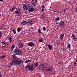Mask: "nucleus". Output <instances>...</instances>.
Wrapping results in <instances>:
<instances>
[{
	"instance_id": "obj_8",
	"label": "nucleus",
	"mask_w": 77,
	"mask_h": 77,
	"mask_svg": "<svg viewBox=\"0 0 77 77\" xmlns=\"http://www.w3.org/2000/svg\"><path fill=\"white\" fill-rule=\"evenodd\" d=\"M18 47L20 48H22L23 47V46L24 45V44H23V43L20 42V43L18 45Z\"/></svg>"
},
{
	"instance_id": "obj_36",
	"label": "nucleus",
	"mask_w": 77,
	"mask_h": 77,
	"mask_svg": "<svg viewBox=\"0 0 77 77\" xmlns=\"http://www.w3.org/2000/svg\"><path fill=\"white\" fill-rule=\"evenodd\" d=\"M44 8H45V6L44 5H42V9H44Z\"/></svg>"
},
{
	"instance_id": "obj_13",
	"label": "nucleus",
	"mask_w": 77,
	"mask_h": 77,
	"mask_svg": "<svg viewBox=\"0 0 77 77\" xmlns=\"http://www.w3.org/2000/svg\"><path fill=\"white\" fill-rule=\"evenodd\" d=\"M16 9V7L15 6H13L12 7V9L11 8L10 11L11 12H13V11H14V10Z\"/></svg>"
},
{
	"instance_id": "obj_22",
	"label": "nucleus",
	"mask_w": 77,
	"mask_h": 77,
	"mask_svg": "<svg viewBox=\"0 0 77 77\" xmlns=\"http://www.w3.org/2000/svg\"><path fill=\"white\" fill-rule=\"evenodd\" d=\"M34 66H35V67H38V62H36L34 65Z\"/></svg>"
},
{
	"instance_id": "obj_26",
	"label": "nucleus",
	"mask_w": 77,
	"mask_h": 77,
	"mask_svg": "<svg viewBox=\"0 0 77 77\" xmlns=\"http://www.w3.org/2000/svg\"><path fill=\"white\" fill-rule=\"evenodd\" d=\"M12 31L13 32V33H14V34H16V31L15 30V29H13Z\"/></svg>"
},
{
	"instance_id": "obj_6",
	"label": "nucleus",
	"mask_w": 77,
	"mask_h": 77,
	"mask_svg": "<svg viewBox=\"0 0 77 77\" xmlns=\"http://www.w3.org/2000/svg\"><path fill=\"white\" fill-rule=\"evenodd\" d=\"M58 24L59 26H60L61 27H63L65 24L64 21L62 20L61 21H60V23H59Z\"/></svg>"
},
{
	"instance_id": "obj_34",
	"label": "nucleus",
	"mask_w": 77,
	"mask_h": 77,
	"mask_svg": "<svg viewBox=\"0 0 77 77\" xmlns=\"http://www.w3.org/2000/svg\"><path fill=\"white\" fill-rule=\"evenodd\" d=\"M74 11L75 12H77V7L75 9Z\"/></svg>"
},
{
	"instance_id": "obj_10",
	"label": "nucleus",
	"mask_w": 77,
	"mask_h": 77,
	"mask_svg": "<svg viewBox=\"0 0 77 77\" xmlns=\"http://www.w3.org/2000/svg\"><path fill=\"white\" fill-rule=\"evenodd\" d=\"M64 37V34L63 33L60 35V39L61 40L63 39V37Z\"/></svg>"
},
{
	"instance_id": "obj_49",
	"label": "nucleus",
	"mask_w": 77,
	"mask_h": 77,
	"mask_svg": "<svg viewBox=\"0 0 77 77\" xmlns=\"http://www.w3.org/2000/svg\"><path fill=\"white\" fill-rule=\"evenodd\" d=\"M50 9H50H50H51V7H50Z\"/></svg>"
},
{
	"instance_id": "obj_47",
	"label": "nucleus",
	"mask_w": 77,
	"mask_h": 77,
	"mask_svg": "<svg viewBox=\"0 0 77 77\" xmlns=\"http://www.w3.org/2000/svg\"><path fill=\"white\" fill-rule=\"evenodd\" d=\"M33 2H34V1H33L32 0L31 2V3H33Z\"/></svg>"
},
{
	"instance_id": "obj_50",
	"label": "nucleus",
	"mask_w": 77,
	"mask_h": 77,
	"mask_svg": "<svg viewBox=\"0 0 77 77\" xmlns=\"http://www.w3.org/2000/svg\"><path fill=\"white\" fill-rule=\"evenodd\" d=\"M32 1H35V0H32Z\"/></svg>"
},
{
	"instance_id": "obj_31",
	"label": "nucleus",
	"mask_w": 77,
	"mask_h": 77,
	"mask_svg": "<svg viewBox=\"0 0 77 77\" xmlns=\"http://www.w3.org/2000/svg\"><path fill=\"white\" fill-rule=\"evenodd\" d=\"M6 42L5 41H4L3 42H1V43L2 44H3L4 45H5V43Z\"/></svg>"
},
{
	"instance_id": "obj_38",
	"label": "nucleus",
	"mask_w": 77,
	"mask_h": 77,
	"mask_svg": "<svg viewBox=\"0 0 77 77\" xmlns=\"http://www.w3.org/2000/svg\"><path fill=\"white\" fill-rule=\"evenodd\" d=\"M55 10L54 11H53V12H58V10H56V9H55Z\"/></svg>"
},
{
	"instance_id": "obj_52",
	"label": "nucleus",
	"mask_w": 77,
	"mask_h": 77,
	"mask_svg": "<svg viewBox=\"0 0 77 77\" xmlns=\"http://www.w3.org/2000/svg\"><path fill=\"white\" fill-rule=\"evenodd\" d=\"M30 1H31V0H30Z\"/></svg>"
},
{
	"instance_id": "obj_41",
	"label": "nucleus",
	"mask_w": 77,
	"mask_h": 77,
	"mask_svg": "<svg viewBox=\"0 0 77 77\" xmlns=\"http://www.w3.org/2000/svg\"><path fill=\"white\" fill-rule=\"evenodd\" d=\"M2 47H5V48H6V46H5V45H4V46H2Z\"/></svg>"
},
{
	"instance_id": "obj_12",
	"label": "nucleus",
	"mask_w": 77,
	"mask_h": 77,
	"mask_svg": "<svg viewBox=\"0 0 77 77\" xmlns=\"http://www.w3.org/2000/svg\"><path fill=\"white\" fill-rule=\"evenodd\" d=\"M52 68L53 67H52V66H51L48 69H46V70L48 71H53Z\"/></svg>"
},
{
	"instance_id": "obj_24",
	"label": "nucleus",
	"mask_w": 77,
	"mask_h": 77,
	"mask_svg": "<svg viewBox=\"0 0 77 77\" xmlns=\"http://www.w3.org/2000/svg\"><path fill=\"white\" fill-rule=\"evenodd\" d=\"M31 62V60H27L26 61H25V63H27L28 62Z\"/></svg>"
},
{
	"instance_id": "obj_45",
	"label": "nucleus",
	"mask_w": 77,
	"mask_h": 77,
	"mask_svg": "<svg viewBox=\"0 0 77 77\" xmlns=\"http://www.w3.org/2000/svg\"><path fill=\"white\" fill-rule=\"evenodd\" d=\"M0 77H2V74L0 73Z\"/></svg>"
},
{
	"instance_id": "obj_39",
	"label": "nucleus",
	"mask_w": 77,
	"mask_h": 77,
	"mask_svg": "<svg viewBox=\"0 0 77 77\" xmlns=\"http://www.w3.org/2000/svg\"><path fill=\"white\" fill-rule=\"evenodd\" d=\"M5 45H8V43H7V42H6L5 43Z\"/></svg>"
},
{
	"instance_id": "obj_23",
	"label": "nucleus",
	"mask_w": 77,
	"mask_h": 77,
	"mask_svg": "<svg viewBox=\"0 0 77 77\" xmlns=\"http://www.w3.org/2000/svg\"><path fill=\"white\" fill-rule=\"evenodd\" d=\"M15 46L14 45H12L11 48V50H13V49L15 48Z\"/></svg>"
},
{
	"instance_id": "obj_11",
	"label": "nucleus",
	"mask_w": 77,
	"mask_h": 77,
	"mask_svg": "<svg viewBox=\"0 0 77 77\" xmlns=\"http://www.w3.org/2000/svg\"><path fill=\"white\" fill-rule=\"evenodd\" d=\"M28 45L29 46V47H33L34 46V43L32 42H29L28 44Z\"/></svg>"
},
{
	"instance_id": "obj_17",
	"label": "nucleus",
	"mask_w": 77,
	"mask_h": 77,
	"mask_svg": "<svg viewBox=\"0 0 77 77\" xmlns=\"http://www.w3.org/2000/svg\"><path fill=\"white\" fill-rule=\"evenodd\" d=\"M65 49L64 48H61V49H60V50L61 51V52H63V51H65Z\"/></svg>"
},
{
	"instance_id": "obj_25",
	"label": "nucleus",
	"mask_w": 77,
	"mask_h": 77,
	"mask_svg": "<svg viewBox=\"0 0 77 77\" xmlns=\"http://www.w3.org/2000/svg\"><path fill=\"white\" fill-rule=\"evenodd\" d=\"M55 20L57 21H59V20H60V18L59 17H57L55 19Z\"/></svg>"
},
{
	"instance_id": "obj_42",
	"label": "nucleus",
	"mask_w": 77,
	"mask_h": 77,
	"mask_svg": "<svg viewBox=\"0 0 77 77\" xmlns=\"http://www.w3.org/2000/svg\"><path fill=\"white\" fill-rule=\"evenodd\" d=\"M48 45H48L47 43L46 44V47H47V46H48Z\"/></svg>"
},
{
	"instance_id": "obj_1",
	"label": "nucleus",
	"mask_w": 77,
	"mask_h": 77,
	"mask_svg": "<svg viewBox=\"0 0 77 77\" xmlns=\"http://www.w3.org/2000/svg\"><path fill=\"white\" fill-rule=\"evenodd\" d=\"M16 54H14L13 55V57L14 60L13 61H11L10 62V65H15L17 66L20 65L22 63V60L20 58H17L16 57Z\"/></svg>"
},
{
	"instance_id": "obj_21",
	"label": "nucleus",
	"mask_w": 77,
	"mask_h": 77,
	"mask_svg": "<svg viewBox=\"0 0 77 77\" xmlns=\"http://www.w3.org/2000/svg\"><path fill=\"white\" fill-rule=\"evenodd\" d=\"M8 39L10 40L9 42L11 43V42H12V37L11 36L10 37L8 38Z\"/></svg>"
},
{
	"instance_id": "obj_4",
	"label": "nucleus",
	"mask_w": 77,
	"mask_h": 77,
	"mask_svg": "<svg viewBox=\"0 0 77 77\" xmlns=\"http://www.w3.org/2000/svg\"><path fill=\"white\" fill-rule=\"evenodd\" d=\"M20 10L21 9H20V8H16V10L14 11V12L17 14V15L19 16L21 15V13H20Z\"/></svg>"
},
{
	"instance_id": "obj_7",
	"label": "nucleus",
	"mask_w": 77,
	"mask_h": 77,
	"mask_svg": "<svg viewBox=\"0 0 77 77\" xmlns=\"http://www.w3.org/2000/svg\"><path fill=\"white\" fill-rule=\"evenodd\" d=\"M27 24L29 26H32L33 24V22L32 21L30 20H27Z\"/></svg>"
},
{
	"instance_id": "obj_33",
	"label": "nucleus",
	"mask_w": 77,
	"mask_h": 77,
	"mask_svg": "<svg viewBox=\"0 0 77 77\" xmlns=\"http://www.w3.org/2000/svg\"><path fill=\"white\" fill-rule=\"evenodd\" d=\"M45 17V16L43 14H42V18H44Z\"/></svg>"
},
{
	"instance_id": "obj_20",
	"label": "nucleus",
	"mask_w": 77,
	"mask_h": 77,
	"mask_svg": "<svg viewBox=\"0 0 77 77\" xmlns=\"http://www.w3.org/2000/svg\"><path fill=\"white\" fill-rule=\"evenodd\" d=\"M26 4H24L23 5V9H27V7H26Z\"/></svg>"
},
{
	"instance_id": "obj_35",
	"label": "nucleus",
	"mask_w": 77,
	"mask_h": 77,
	"mask_svg": "<svg viewBox=\"0 0 77 77\" xmlns=\"http://www.w3.org/2000/svg\"><path fill=\"white\" fill-rule=\"evenodd\" d=\"M2 32H0V38H1V37H2Z\"/></svg>"
},
{
	"instance_id": "obj_28",
	"label": "nucleus",
	"mask_w": 77,
	"mask_h": 77,
	"mask_svg": "<svg viewBox=\"0 0 77 77\" xmlns=\"http://www.w3.org/2000/svg\"><path fill=\"white\" fill-rule=\"evenodd\" d=\"M17 30L18 32H20L21 31V29L20 28H18L17 29Z\"/></svg>"
},
{
	"instance_id": "obj_19",
	"label": "nucleus",
	"mask_w": 77,
	"mask_h": 77,
	"mask_svg": "<svg viewBox=\"0 0 77 77\" xmlns=\"http://www.w3.org/2000/svg\"><path fill=\"white\" fill-rule=\"evenodd\" d=\"M6 58V55H3L1 57V59H5V58Z\"/></svg>"
},
{
	"instance_id": "obj_43",
	"label": "nucleus",
	"mask_w": 77,
	"mask_h": 77,
	"mask_svg": "<svg viewBox=\"0 0 77 77\" xmlns=\"http://www.w3.org/2000/svg\"><path fill=\"white\" fill-rule=\"evenodd\" d=\"M64 12H65L66 11V9H64L63 10Z\"/></svg>"
},
{
	"instance_id": "obj_9",
	"label": "nucleus",
	"mask_w": 77,
	"mask_h": 77,
	"mask_svg": "<svg viewBox=\"0 0 77 77\" xmlns=\"http://www.w3.org/2000/svg\"><path fill=\"white\" fill-rule=\"evenodd\" d=\"M35 9L33 7L29 8L28 9V11L29 12H32L34 11Z\"/></svg>"
},
{
	"instance_id": "obj_32",
	"label": "nucleus",
	"mask_w": 77,
	"mask_h": 77,
	"mask_svg": "<svg viewBox=\"0 0 77 77\" xmlns=\"http://www.w3.org/2000/svg\"><path fill=\"white\" fill-rule=\"evenodd\" d=\"M38 32L39 33H41V30L40 29H39L38 30Z\"/></svg>"
},
{
	"instance_id": "obj_3",
	"label": "nucleus",
	"mask_w": 77,
	"mask_h": 77,
	"mask_svg": "<svg viewBox=\"0 0 77 77\" xmlns=\"http://www.w3.org/2000/svg\"><path fill=\"white\" fill-rule=\"evenodd\" d=\"M26 68H28V69L30 70V71H33L35 69V66L33 64H31L30 65H28L26 66Z\"/></svg>"
},
{
	"instance_id": "obj_40",
	"label": "nucleus",
	"mask_w": 77,
	"mask_h": 77,
	"mask_svg": "<svg viewBox=\"0 0 77 77\" xmlns=\"http://www.w3.org/2000/svg\"><path fill=\"white\" fill-rule=\"evenodd\" d=\"M44 11V9H42L41 11V12H42Z\"/></svg>"
},
{
	"instance_id": "obj_14",
	"label": "nucleus",
	"mask_w": 77,
	"mask_h": 77,
	"mask_svg": "<svg viewBox=\"0 0 77 77\" xmlns=\"http://www.w3.org/2000/svg\"><path fill=\"white\" fill-rule=\"evenodd\" d=\"M48 47L49 50H51V48H52V45H48Z\"/></svg>"
},
{
	"instance_id": "obj_30",
	"label": "nucleus",
	"mask_w": 77,
	"mask_h": 77,
	"mask_svg": "<svg viewBox=\"0 0 77 77\" xmlns=\"http://www.w3.org/2000/svg\"><path fill=\"white\" fill-rule=\"evenodd\" d=\"M43 29L44 32H45L46 31V28H45V27L44 26L43 27Z\"/></svg>"
},
{
	"instance_id": "obj_2",
	"label": "nucleus",
	"mask_w": 77,
	"mask_h": 77,
	"mask_svg": "<svg viewBox=\"0 0 77 77\" xmlns=\"http://www.w3.org/2000/svg\"><path fill=\"white\" fill-rule=\"evenodd\" d=\"M14 53L16 55H20L23 52L21 50L18 48H17L14 50Z\"/></svg>"
},
{
	"instance_id": "obj_51",
	"label": "nucleus",
	"mask_w": 77,
	"mask_h": 77,
	"mask_svg": "<svg viewBox=\"0 0 77 77\" xmlns=\"http://www.w3.org/2000/svg\"><path fill=\"white\" fill-rule=\"evenodd\" d=\"M32 5H34V4H32Z\"/></svg>"
},
{
	"instance_id": "obj_37",
	"label": "nucleus",
	"mask_w": 77,
	"mask_h": 77,
	"mask_svg": "<svg viewBox=\"0 0 77 77\" xmlns=\"http://www.w3.org/2000/svg\"><path fill=\"white\" fill-rule=\"evenodd\" d=\"M76 65H77V63H76V62H74V66H76Z\"/></svg>"
},
{
	"instance_id": "obj_18",
	"label": "nucleus",
	"mask_w": 77,
	"mask_h": 77,
	"mask_svg": "<svg viewBox=\"0 0 77 77\" xmlns=\"http://www.w3.org/2000/svg\"><path fill=\"white\" fill-rule=\"evenodd\" d=\"M27 21H23V22H21V24H27Z\"/></svg>"
},
{
	"instance_id": "obj_15",
	"label": "nucleus",
	"mask_w": 77,
	"mask_h": 77,
	"mask_svg": "<svg viewBox=\"0 0 77 77\" xmlns=\"http://www.w3.org/2000/svg\"><path fill=\"white\" fill-rule=\"evenodd\" d=\"M30 6V5H29V4L28 3L26 4V10H28V9H29V8Z\"/></svg>"
},
{
	"instance_id": "obj_16",
	"label": "nucleus",
	"mask_w": 77,
	"mask_h": 77,
	"mask_svg": "<svg viewBox=\"0 0 77 77\" xmlns=\"http://www.w3.org/2000/svg\"><path fill=\"white\" fill-rule=\"evenodd\" d=\"M72 38H73L75 40H76V39H77V37H75V36L73 34H72Z\"/></svg>"
},
{
	"instance_id": "obj_48",
	"label": "nucleus",
	"mask_w": 77,
	"mask_h": 77,
	"mask_svg": "<svg viewBox=\"0 0 77 77\" xmlns=\"http://www.w3.org/2000/svg\"><path fill=\"white\" fill-rule=\"evenodd\" d=\"M0 1L1 2H2V1H3V0H0Z\"/></svg>"
},
{
	"instance_id": "obj_27",
	"label": "nucleus",
	"mask_w": 77,
	"mask_h": 77,
	"mask_svg": "<svg viewBox=\"0 0 77 77\" xmlns=\"http://www.w3.org/2000/svg\"><path fill=\"white\" fill-rule=\"evenodd\" d=\"M67 47L68 48H69L71 47V45H70L69 44H68L67 45Z\"/></svg>"
},
{
	"instance_id": "obj_46",
	"label": "nucleus",
	"mask_w": 77,
	"mask_h": 77,
	"mask_svg": "<svg viewBox=\"0 0 77 77\" xmlns=\"http://www.w3.org/2000/svg\"><path fill=\"white\" fill-rule=\"evenodd\" d=\"M75 62H77V58L76 59V60H75Z\"/></svg>"
},
{
	"instance_id": "obj_5",
	"label": "nucleus",
	"mask_w": 77,
	"mask_h": 77,
	"mask_svg": "<svg viewBox=\"0 0 77 77\" xmlns=\"http://www.w3.org/2000/svg\"><path fill=\"white\" fill-rule=\"evenodd\" d=\"M45 68L44 65L43 64H41L39 65L38 67L39 69H40V70H43L44 69H45Z\"/></svg>"
},
{
	"instance_id": "obj_29",
	"label": "nucleus",
	"mask_w": 77,
	"mask_h": 77,
	"mask_svg": "<svg viewBox=\"0 0 77 77\" xmlns=\"http://www.w3.org/2000/svg\"><path fill=\"white\" fill-rule=\"evenodd\" d=\"M43 42V40L41 38L39 40V42Z\"/></svg>"
},
{
	"instance_id": "obj_44",
	"label": "nucleus",
	"mask_w": 77,
	"mask_h": 77,
	"mask_svg": "<svg viewBox=\"0 0 77 77\" xmlns=\"http://www.w3.org/2000/svg\"><path fill=\"white\" fill-rule=\"evenodd\" d=\"M35 2H36V3H38V1L37 0H35Z\"/></svg>"
}]
</instances>
